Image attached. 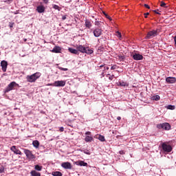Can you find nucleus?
<instances>
[{
  "label": "nucleus",
  "instance_id": "1",
  "mask_svg": "<svg viewBox=\"0 0 176 176\" xmlns=\"http://www.w3.org/2000/svg\"><path fill=\"white\" fill-rule=\"evenodd\" d=\"M39 78H41V73L36 72L31 76H28L27 80L28 82L32 83L33 82H35L36 79H39Z\"/></svg>",
  "mask_w": 176,
  "mask_h": 176
},
{
  "label": "nucleus",
  "instance_id": "2",
  "mask_svg": "<svg viewBox=\"0 0 176 176\" xmlns=\"http://www.w3.org/2000/svg\"><path fill=\"white\" fill-rule=\"evenodd\" d=\"M159 35V30H151L149 31L146 36H145V39H152V38H155V36H157Z\"/></svg>",
  "mask_w": 176,
  "mask_h": 176
},
{
  "label": "nucleus",
  "instance_id": "3",
  "mask_svg": "<svg viewBox=\"0 0 176 176\" xmlns=\"http://www.w3.org/2000/svg\"><path fill=\"white\" fill-rule=\"evenodd\" d=\"M162 148L163 152H164L165 153H170V152L173 151V147H171V145L168 144L166 142L162 144Z\"/></svg>",
  "mask_w": 176,
  "mask_h": 176
},
{
  "label": "nucleus",
  "instance_id": "4",
  "mask_svg": "<svg viewBox=\"0 0 176 176\" xmlns=\"http://www.w3.org/2000/svg\"><path fill=\"white\" fill-rule=\"evenodd\" d=\"M17 86H19V84L16 83L14 81H12L6 88L5 92L9 93V91H11V90H14V87H17Z\"/></svg>",
  "mask_w": 176,
  "mask_h": 176
},
{
  "label": "nucleus",
  "instance_id": "5",
  "mask_svg": "<svg viewBox=\"0 0 176 176\" xmlns=\"http://www.w3.org/2000/svg\"><path fill=\"white\" fill-rule=\"evenodd\" d=\"M157 129H162L163 130H170L171 129V126L170 125L169 123L165 122L157 124Z\"/></svg>",
  "mask_w": 176,
  "mask_h": 176
},
{
  "label": "nucleus",
  "instance_id": "6",
  "mask_svg": "<svg viewBox=\"0 0 176 176\" xmlns=\"http://www.w3.org/2000/svg\"><path fill=\"white\" fill-rule=\"evenodd\" d=\"M23 152L25 155H26V157L30 160H32L33 159H35V155L32 154V152L31 151L27 148H23Z\"/></svg>",
  "mask_w": 176,
  "mask_h": 176
},
{
  "label": "nucleus",
  "instance_id": "7",
  "mask_svg": "<svg viewBox=\"0 0 176 176\" xmlns=\"http://www.w3.org/2000/svg\"><path fill=\"white\" fill-rule=\"evenodd\" d=\"M65 80H58L55 81L52 84V86H54L55 87H64V86H65Z\"/></svg>",
  "mask_w": 176,
  "mask_h": 176
},
{
  "label": "nucleus",
  "instance_id": "8",
  "mask_svg": "<svg viewBox=\"0 0 176 176\" xmlns=\"http://www.w3.org/2000/svg\"><path fill=\"white\" fill-rule=\"evenodd\" d=\"M94 35L96 38H98L102 35V29L97 28L94 30Z\"/></svg>",
  "mask_w": 176,
  "mask_h": 176
},
{
  "label": "nucleus",
  "instance_id": "9",
  "mask_svg": "<svg viewBox=\"0 0 176 176\" xmlns=\"http://www.w3.org/2000/svg\"><path fill=\"white\" fill-rule=\"evenodd\" d=\"M61 167H63V168H65V170H71L72 168V164H71L70 162H63L61 164Z\"/></svg>",
  "mask_w": 176,
  "mask_h": 176
},
{
  "label": "nucleus",
  "instance_id": "10",
  "mask_svg": "<svg viewBox=\"0 0 176 176\" xmlns=\"http://www.w3.org/2000/svg\"><path fill=\"white\" fill-rule=\"evenodd\" d=\"M10 150L12 151V152H13L15 155H23V153H21V151H20L19 148H17L16 147V146H12L10 148Z\"/></svg>",
  "mask_w": 176,
  "mask_h": 176
},
{
  "label": "nucleus",
  "instance_id": "11",
  "mask_svg": "<svg viewBox=\"0 0 176 176\" xmlns=\"http://www.w3.org/2000/svg\"><path fill=\"white\" fill-rule=\"evenodd\" d=\"M1 67L3 72H6V69H8V62L6 60H2L1 62Z\"/></svg>",
  "mask_w": 176,
  "mask_h": 176
},
{
  "label": "nucleus",
  "instance_id": "12",
  "mask_svg": "<svg viewBox=\"0 0 176 176\" xmlns=\"http://www.w3.org/2000/svg\"><path fill=\"white\" fill-rule=\"evenodd\" d=\"M133 60L138 61L140 60H142V58H144V56L140 54H135L133 55Z\"/></svg>",
  "mask_w": 176,
  "mask_h": 176
},
{
  "label": "nucleus",
  "instance_id": "13",
  "mask_svg": "<svg viewBox=\"0 0 176 176\" xmlns=\"http://www.w3.org/2000/svg\"><path fill=\"white\" fill-rule=\"evenodd\" d=\"M166 83H175L176 82V78L175 77H167L166 78Z\"/></svg>",
  "mask_w": 176,
  "mask_h": 176
},
{
  "label": "nucleus",
  "instance_id": "14",
  "mask_svg": "<svg viewBox=\"0 0 176 176\" xmlns=\"http://www.w3.org/2000/svg\"><path fill=\"white\" fill-rule=\"evenodd\" d=\"M76 49L78 52H80V53H85V52H86V47L82 45L77 46Z\"/></svg>",
  "mask_w": 176,
  "mask_h": 176
},
{
  "label": "nucleus",
  "instance_id": "15",
  "mask_svg": "<svg viewBox=\"0 0 176 176\" xmlns=\"http://www.w3.org/2000/svg\"><path fill=\"white\" fill-rule=\"evenodd\" d=\"M52 53H60L61 47L59 46H55L52 50H51Z\"/></svg>",
  "mask_w": 176,
  "mask_h": 176
},
{
  "label": "nucleus",
  "instance_id": "16",
  "mask_svg": "<svg viewBox=\"0 0 176 176\" xmlns=\"http://www.w3.org/2000/svg\"><path fill=\"white\" fill-rule=\"evenodd\" d=\"M36 11L38 13H43L45 12V6H37Z\"/></svg>",
  "mask_w": 176,
  "mask_h": 176
},
{
  "label": "nucleus",
  "instance_id": "17",
  "mask_svg": "<svg viewBox=\"0 0 176 176\" xmlns=\"http://www.w3.org/2000/svg\"><path fill=\"white\" fill-rule=\"evenodd\" d=\"M85 27L86 28H89L90 29L91 27H93V25L91 24V21H90V20H85Z\"/></svg>",
  "mask_w": 176,
  "mask_h": 176
},
{
  "label": "nucleus",
  "instance_id": "18",
  "mask_svg": "<svg viewBox=\"0 0 176 176\" xmlns=\"http://www.w3.org/2000/svg\"><path fill=\"white\" fill-rule=\"evenodd\" d=\"M68 50L70 53H72V54H79V52L78 50H75L74 48L69 47Z\"/></svg>",
  "mask_w": 176,
  "mask_h": 176
},
{
  "label": "nucleus",
  "instance_id": "19",
  "mask_svg": "<svg viewBox=\"0 0 176 176\" xmlns=\"http://www.w3.org/2000/svg\"><path fill=\"white\" fill-rule=\"evenodd\" d=\"M76 164L77 166H82L83 167H86L87 166V163L83 162V161H78L76 162Z\"/></svg>",
  "mask_w": 176,
  "mask_h": 176
},
{
  "label": "nucleus",
  "instance_id": "20",
  "mask_svg": "<svg viewBox=\"0 0 176 176\" xmlns=\"http://www.w3.org/2000/svg\"><path fill=\"white\" fill-rule=\"evenodd\" d=\"M43 168V166H40V165H35L34 166V171H42V169Z\"/></svg>",
  "mask_w": 176,
  "mask_h": 176
},
{
  "label": "nucleus",
  "instance_id": "21",
  "mask_svg": "<svg viewBox=\"0 0 176 176\" xmlns=\"http://www.w3.org/2000/svg\"><path fill=\"white\" fill-rule=\"evenodd\" d=\"M30 176H41V173L37 172L36 170H31Z\"/></svg>",
  "mask_w": 176,
  "mask_h": 176
},
{
  "label": "nucleus",
  "instance_id": "22",
  "mask_svg": "<svg viewBox=\"0 0 176 176\" xmlns=\"http://www.w3.org/2000/svg\"><path fill=\"white\" fill-rule=\"evenodd\" d=\"M93 140H94L93 136L87 135L85 138V142H91Z\"/></svg>",
  "mask_w": 176,
  "mask_h": 176
},
{
  "label": "nucleus",
  "instance_id": "23",
  "mask_svg": "<svg viewBox=\"0 0 176 176\" xmlns=\"http://www.w3.org/2000/svg\"><path fill=\"white\" fill-rule=\"evenodd\" d=\"M84 53H86L87 54H93L94 53V51L91 49H89V47L85 48V52Z\"/></svg>",
  "mask_w": 176,
  "mask_h": 176
},
{
  "label": "nucleus",
  "instance_id": "24",
  "mask_svg": "<svg viewBox=\"0 0 176 176\" xmlns=\"http://www.w3.org/2000/svg\"><path fill=\"white\" fill-rule=\"evenodd\" d=\"M32 145L33 146H34V148H39V141L34 140L32 142Z\"/></svg>",
  "mask_w": 176,
  "mask_h": 176
},
{
  "label": "nucleus",
  "instance_id": "25",
  "mask_svg": "<svg viewBox=\"0 0 176 176\" xmlns=\"http://www.w3.org/2000/svg\"><path fill=\"white\" fill-rule=\"evenodd\" d=\"M118 86H121L122 87H126L127 86V82H118Z\"/></svg>",
  "mask_w": 176,
  "mask_h": 176
},
{
  "label": "nucleus",
  "instance_id": "26",
  "mask_svg": "<svg viewBox=\"0 0 176 176\" xmlns=\"http://www.w3.org/2000/svg\"><path fill=\"white\" fill-rule=\"evenodd\" d=\"M98 140H99V141H101V142H105V137H104V135H99Z\"/></svg>",
  "mask_w": 176,
  "mask_h": 176
},
{
  "label": "nucleus",
  "instance_id": "27",
  "mask_svg": "<svg viewBox=\"0 0 176 176\" xmlns=\"http://www.w3.org/2000/svg\"><path fill=\"white\" fill-rule=\"evenodd\" d=\"M52 175L53 176H63V173H61V172L56 171V172H52Z\"/></svg>",
  "mask_w": 176,
  "mask_h": 176
},
{
  "label": "nucleus",
  "instance_id": "28",
  "mask_svg": "<svg viewBox=\"0 0 176 176\" xmlns=\"http://www.w3.org/2000/svg\"><path fill=\"white\" fill-rule=\"evenodd\" d=\"M160 6H161V8H165L166 9H167V8H168V5H167L164 1L160 2Z\"/></svg>",
  "mask_w": 176,
  "mask_h": 176
},
{
  "label": "nucleus",
  "instance_id": "29",
  "mask_svg": "<svg viewBox=\"0 0 176 176\" xmlns=\"http://www.w3.org/2000/svg\"><path fill=\"white\" fill-rule=\"evenodd\" d=\"M116 58L118 60H120V61H122V60H124L125 57H124V56H123L122 54H119L117 56Z\"/></svg>",
  "mask_w": 176,
  "mask_h": 176
},
{
  "label": "nucleus",
  "instance_id": "30",
  "mask_svg": "<svg viewBox=\"0 0 176 176\" xmlns=\"http://www.w3.org/2000/svg\"><path fill=\"white\" fill-rule=\"evenodd\" d=\"M52 8L55 9V10H59V11L61 10V8H60V6L56 4H53Z\"/></svg>",
  "mask_w": 176,
  "mask_h": 176
},
{
  "label": "nucleus",
  "instance_id": "31",
  "mask_svg": "<svg viewBox=\"0 0 176 176\" xmlns=\"http://www.w3.org/2000/svg\"><path fill=\"white\" fill-rule=\"evenodd\" d=\"M153 100H155V101H159V100H160V96L159 95L154 96L153 97Z\"/></svg>",
  "mask_w": 176,
  "mask_h": 176
},
{
  "label": "nucleus",
  "instance_id": "32",
  "mask_svg": "<svg viewBox=\"0 0 176 176\" xmlns=\"http://www.w3.org/2000/svg\"><path fill=\"white\" fill-rule=\"evenodd\" d=\"M107 76H109V80H113V78H115V75H111V74H108L107 75Z\"/></svg>",
  "mask_w": 176,
  "mask_h": 176
},
{
  "label": "nucleus",
  "instance_id": "33",
  "mask_svg": "<svg viewBox=\"0 0 176 176\" xmlns=\"http://www.w3.org/2000/svg\"><path fill=\"white\" fill-rule=\"evenodd\" d=\"M102 67H104V69L103 71H108V69H109V67L107 66H104V65H102L100 66V68H102Z\"/></svg>",
  "mask_w": 176,
  "mask_h": 176
},
{
  "label": "nucleus",
  "instance_id": "34",
  "mask_svg": "<svg viewBox=\"0 0 176 176\" xmlns=\"http://www.w3.org/2000/svg\"><path fill=\"white\" fill-rule=\"evenodd\" d=\"M83 153H85V155H90V151L85 149V150H82Z\"/></svg>",
  "mask_w": 176,
  "mask_h": 176
},
{
  "label": "nucleus",
  "instance_id": "35",
  "mask_svg": "<svg viewBox=\"0 0 176 176\" xmlns=\"http://www.w3.org/2000/svg\"><path fill=\"white\" fill-rule=\"evenodd\" d=\"M95 25H97L98 27H101V21H96Z\"/></svg>",
  "mask_w": 176,
  "mask_h": 176
},
{
  "label": "nucleus",
  "instance_id": "36",
  "mask_svg": "<svg viewBox=\"0 0 176 176\" xmlns=\"http://www.w3.org/2000/svg\"><path fill=\"white\" fill-rule=\"evenodd\" d=\"M58 69H60V71H68L67 68H64V67H58Z\"/></svg>",
  "mask_w": 176,
  "mask_h": 176
},
{
  "label": "nucleus",
  "instance_id": "37",
  "mask_svg": "<svg viewBox=\"0 0 176 176\" xmlns=\"http://www.w3.org/2000/svg\"><path fill=\"white\" fill-rule=\"evenodd\" d=\"M116 36L122 38V34L120 33V32H116Z\"/></svg>",
  "mask_w": 176,
  "mask_h": 176
},
{
  "label": "nucleus",
  "instance_id": "38",
  "mask_svg": "<svg viewBox=\"0 0 176 176\" xmlns=\"http://www.w3.org/2000/svg\"><path fill=\"white\" fill-rule=\"evenodd\" d=\"M85 135L91 136V132H90V131H87V132L85 133Z\"/></svg>",
  "mask_w": 176,
  "mask_h": 176
},
{
  "label": "nucleus",
  "instance_id": "39",
  "mask_svg": "<svg viewBox=\"0 0 176 176\" xmlns=\"http://www.w3.org/2000/svg\"><path fill=\"white\" fill-rule=\"evenodd\" d=\"M168 109H174V106H173V105H168Z\"/></svg>",
  "mask_w": 176,
  "mask_h": 176
},
{
  "label": "nucleus",
  "instance_id": "40",
  "mask_svg": "<svg viewBox=\"0 0 176 176\" xmlns=\"http://www.w3.org/2000/svg\"><path fill=\"white\" fill-rule=\"evenodd\" d=\"M59 131H60V133H63V131H64V127L63 126L60 127Z\"/></svg>",
  "mask_w": 176,
  "mask_h": 176
},
{
  "label": "nucleus",
  "instance_id": "41",
  "mask_svg": "<svg viewBox=\"0 0 176 176\" xmlns=\"http://www.w3.org/2000/svg\"><path fill=\"white\" fill-rule=\"evenodd\" d=\"M43 2H44L45 5H47V3H49V0H43Z\"/></svg>",
  "mask_w": 176,
  "mask_h": 176
},
{
  "label": "nucleus",
  "instance_id": "42",
  "mask_svg": "<svg viewBox=\"0 0 176 176\" xmlns=\"http://www.w3.org/2000/svg\"><path fill=\"white\" fill-rule=\"evenodd\" d=\"M149 16V12L144 13V17L146 19Z\"/></svg>",
  "mask_w": 176,
  "mask_h": 176
},
{
  "label": "nucleus",
  "instance_id": "43",
  "mask_svg": "<svg viewBox=\"0 0 176 176\" xmlns=\"http://www.w3.org/2000/svg\"><path fill=\"white\" fill-rule=\"evenodd\" d=\"M14 23H10V24H9V27H10V28H13V25H14Z\"/></svg>",
  "mask_w": 176,
  "mask_h": 176
},
{
  "label": "nucleus",
  "instance_id": "44",
  "mask_svg": "<svg viewBox=\"0 0 176 176\" xmlns=\"http://www.w3.org/2000/svg\"><path fill=\"white\" fill-rule=\"evenodd\" d=\"M116 65H113L111 67V69H116Z\"/></svg>",
  "mask_w": 176,
  "mask_h": 176
},
{
  "label": "nucleus",
  "instance_id": "45",
  "mask_svg": "<svg viewBox=\"0 0 176 176\" xmlns=\"http://www.w3.org/2000/svg\"><path fill=\"white\" fill-rule=\"evenodd\" d=\"M124 151H123V150H121V151H120V155H124Z\"/></svg>",
  "mask_w": 176,
  "mask_h": 176
},
{
  "label": "nucleus",
  "instance_id": "46",
  "mask_svg": "<svg viewBox=\"0 0 176 176\" xmlns=\"http://www.w3.org/2000/svg\"><path fill=\"white\" fill-rule=\"evenodd\" d=\"M144 8H146L147 9H151V7L148 4H144Z\"/></svg>",
  "mask_w": 176,
  "mask_h": 176
},
{
  "label": "nucleus",
  "instance_id": "47",
  "mask_svg": "<svg viewBox=\"0 0 176 176\" xmlns=\"http://www.w3.org/2000/svg\"><path fill=\"white\" fill-rule=\"evenodd\" d=\"M154 12H155V13H156V14H160L159 10H155Z\"/></svg>",
  "mask_w": 176,
  "mask_h": 176
},
{
  "label": "nucleus",
  "instance_id": "48",
  "mask_svg": "<svg viewBox=\"0 0 176 176\" xmlns=\"http://www.w3.org/2000/svg\"><path fill=\"white\" fill-rule=\"evenodd\" d=\"M4 170L5 168H3V167L0 168V173H3Z\"/></svg>",
  "mask_w": 176,
  "mask_h": 176
},
{
  "label": "nucleus",
  "instance_id": "49",
  "mask_svg": "<svg viewBox=\"0 0 176 176\" xmlns=\"http://www.w3.org/2000/svg\"><path fill=\"white\" fill-rule=\"evenodd\" d=\"M174 41H175V46L176 47V36L174 38Z\"/></svg>",
  "mask_w": 176,
  "mask_h": 176
},
{
  "label": "nucleus",
  "instance_id": "50",
  "mask_svg": "<svg viewBox=\"0 0 176 176\" xmlns=\"http://www.w3.org/2000/svg\"><path fill=\"white\" fill-rule=\"evenodd\" d=\"M104 76H105V74H104V72H102L101 74V78H104Z\"/></svg>",
  "mask_w": 176,
  "mask_h": 176
},
{
  "label": "nucleus",
  "instance_id": "51",
  "mask_svg": "<svg viewBox=\"0 0 176 176\" xmlns=\"http://www.w3.org/2000/svg\"><path fill=\"white\" fill-rule=\"evenodd\" d=\"M65 19H67V16H63L62 17V19H63V20H65Z\"/></svg>",
  "mask_w": 176,
  "mask_h": 176
},
{
  "label": "nucleus",
  "instance_id": "52",
  "mask_svg": "<svg viewBox=\"0 0 176 176\" xmlns=\"http://www.w3.org/2000/svg\"><path fill=\"white\" fill-rule=\"evenodd\" d=\"M122 119V118L120 117V116H118V118H117V120H120Z\"/></svg>",
  "mask_w": 176,
  "mask_h": 176
},
{
  "label": "nucleus",
  "instance_id": "53",
  "mask_svg": "<svg viewBox=\"0 0 176 176\" xmlns=\"http://www.w3.org/2000/svg\"><path fill=\"white\" fill-rule=\"evenodd\" d=\"M8 2H13V0H8Z\"/></svg>",
  "mask_w": 176,
  "mask_h": 176
},
{
  "label": "nucleus",
  "instance_id": "54",
  "mask_svg": "<svg viewBox=\"0 0 176 176\" xmlns=\"http://www.w3.org/2000/svg\"><path fill=\"white\" fill-rule=\"evenodd\" d=\"M106 17H107V19H111V18L109 17V16H108V15H106Z\"/></svg>",
  "mask_w": 176,
  "mask_h": 176
},
{
  "label": "nucleus",
  "instance_id": "55",
  "mask_svg": "<svg viewBox=\"0 0 176 176\" xmlns=\"http://www.w3.org/2000/svg\"><path fill=\"white\" fill-rule=\"evenodd\" d=\"M24 41H25V42H26L27 41V38H25Z\"/></svg>",
  "mask_w": 176,
  "mask_h": 176
}]
</instances>
